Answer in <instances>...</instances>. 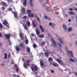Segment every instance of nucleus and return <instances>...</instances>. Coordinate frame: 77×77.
Here are the masks:
<instances>
[{"mask_svg":"<svg viewBox=\"0 0 77 77\" xmlns=\"http://www.w3.org/2000/svg\"><path fill=\"white\" fill-rule=\"evenodd\" d=\"M16 70L17 72H18L19 71V69L18 68H16Z\"/></svg>","mask_w":77,"mask_h":77,"instance_id":"44","label":"nucleus"},{"mask_svg":"<svg viewBox=\"0 0 77 77\" xmlns=\"http://www.w3.org/2000/svg\"><path fill=\"white\" fill-rule=\"evenodd\" d=\"M53 66H57V65L56 64H54V63H53Z\"/></svg>","mask_w":77,"mask_h":77,"instance_id":"50","label":"nucleus"},{"mask_svg":"<svg viewBox=\"0 0 77 77\" xmlns=\"http://www.w3.org/2000/svg\"><path fill=\"white\" fill-rule=\"evenodd\" d=\"M48 17L46 16H45V19H46V20H47V19H48Z\"/></svg>","mask_w":77,"mask_h":77,"instance_id":"45","label":"nucleus"},{"mask_svg":"<svg viewBox=\"0 0 77 77\" xmlns=\"http://www.w3.org/2000/svg\"><path fill=\"white\" fill-rule=\"evenodd\" d=\"M74 10L75 11H76V12H77V8H74Z\"/></svg>","mask_w":77,"mask_h":77,"instance_id":"56","label":"nucleus"},{"mask_svg":"<svg viewBox=\"0 0 77 77\" xmlns=\"http://www.w3.org/2000/svg\"><path fill=\"white\" fill-rule=\"evenodd\" d=\"M12 13H13V14H14V17L16 18V17H17V12H16V13H14V12H12Z\"/></svg>","mask_w":77,"mask_h":77,"instance_id":"31","label":"nucleus"},{"mask_svg":"<svg viewBox=\"0 0 77 77\" xmlns=\"http://www.w3.org/2000/svg\"><path fill=\"white\" fill-rule=\"evenodd\" d=\"M69 10H70V11H73V8H69Z\"/></svg>","mask_w":77,"mask_h":77,"instance_id":"53","label":"nucleus"},{"mask_svg":"<svg viewBox=\"0 0 77 77\" xmlns=\"http://www.w3.org/2000/svg\"><path fill=\"white\" fill-rule=\"evenodd\" d=\"M32 24L33 27H36V25L35 24V23L34 22V20H32Z\"/></svg>","mask_w":77,"mask_h":77,"instance_id":"14","label":"nucleus"},{"mask_svg":"<svg viewBox=\"0 0 77 77\" xmlns=\"http://www.w3.org/2000/svg\"><path fill=\"white\" fill-rule=\"evenodd\" d=\"M23 66L25 68H26V69H27V66L26 65V64L25 63H24L23 64Z\"/></svg>","mask_w":77,"mask_h":77,"instance_id":"30","label":"nucleus"},{"mask_svg":"<svg viewBox=\"0 0 77 77\" xmlns=\"http://www.w3.org/2000/svg\"><path fill=\"white\" fill-rule=\"evenodd\" d=\"M72 28H69L68 29V32H71L72 30Z\"/></svg>","mask_w":77,"mask_h":77,"instance_id":"37","label":"nucleus"},{"mask_svg":"<svg viewBox=\"0 0 77 77\" xmlns=\"http://www.w3.org/2000/svg\"><path fill=\"white\" fill-rule=\"evenodd\" d=\"M75 17L76 18V24H77V15H76Z\"/></svg>","mask_w":77,"mask_h":77,"instance_id":"52","label":"nucleus"},{"mask_svg":"<svg viewBox=\"0 0 77 77\" xmlns=\"http://www.w3.org/2000/svg\"><path fill=\"white\" fill-rule=\"evenodd\" d=\"M23 26L25 30H27V26H26V25H25L24 24H23Z\"/></svg>","mask_w":77,"mask_h":77,"instance_id":"20","label":"nucleus"},{"mask_svg":"<svg viewBox=\"0 0 77 77\" xmlns=\"http://www.w3.org/2000/svg\"><path fill=\"white\" fill-rule=\"evenodd\" d=\"M16 48L17 51H18L20 50V48L18 47H16Z\"/></svg>","mask_w":77,"mask_h":77,"instance_id":"38","label":"nucleus"},{"mask_svg":"<svg viewBox=\"0 0 77 77\" xmlns=\"http://www.w3.org/2000/svg\"><path fill=\"white\" fill-rule=\"evenodd\" d=\"M13 77H16V75L14 74L13 75Z\"/></svg>","mask_w":77,"mask_h":77,"instance_id":"59","label":"nucleus"},{"mask_svg":"<svg viewBox=\"0 0 77 77\" xmlns=\"http://www.w3.org/2000/svg\"><path fill=\"white\" fill-rule=\"evenodd\" d=\"M20 39H22V40H23L24 37H23V33H22V32H20Z\"/></svg>","mask_w":77,"mask_h":77,"instance_id":"7","label":"nucleus"},{"mask_svg":"<svg viewBox=\"0 0 77 77\" xmlns=\"http://www.w3.org/2000/svg\"><path fill=\"white\" fill-rule=\"evenodd\" d=\"M26 50L27 52H30V48L29 47H27L26 48Z\"/></svg>","mask_w":77,"mask_h":77,"instance_id":"28","label":"nucleus"},{"mask_svg":"<svg viewBox=\"0 0 77 77\" xmlns=\"http://www.w3.org/2000/svg\"><path fill=\"white\" fill-rule=\"evenodd\" d=\"M44 55V54H43V53H41L39 55V56L40 57H41V56H43Z\"/></svg>","mask_w":77,"mask_h":77,"instance_id":"39","label":"nucleus"},{"mask_svg":"<svg viewBox=\"0 0 77 77\" xmlns=\"http://www.w3.org/2000/svg\"><path fill=\"white\" fill-rule=\"evenodd\" d=\"M51 40L53 43V46L55 47H56V46H57V44H56V42H55V40H54V39H53V38H51Z\"/></svg>","mask_w":77,"mask_h":77,"instance_id":"4","label":"nucleus"},{"mask_svg":"<svg viewBox=\"0 0 77 77\" xmlns=\"http://www.w3.org/2000/svg\"><path fill=\"white\" fill-rule=\"evenodd\" d=\"M48 60H49V61H51V60H52V58H49Z\"/></svg>","mask_w":77,"mask_h":77,"instance_id":"43","label":"nucleus"},{"mask_svg":"<svg viewBox=\"0 0 77 77\" xmlns=\"http://www.w3.org/2000/svg\"><path fill=\"white\" fill-rule=\"evenodd\" d=\"M2 6H5V7H7V6H8V5L4 2H2Z\"/></svg>","mask_w":77,"mask_h":77,"instance_id":"21","label":"nucleus"},{"mask_svg":"<svg viewBox=\"0 0 77 77\" xmlns=\"http://www.w3.org/2000/svg\"><path fill=\"white\" fill-rule=\"evenodd\" d=\"M33 46L34 48H36V45L35 44H34L33 45Z\"/></svg>","mask_w":77,"mask_h":77,"instance_id":"41","label":"nucleus"},{"mask_svg":"<svg viewBox=\"0 0 77 77\" xmlns=\"http://www.w3.org/2000/svg\"><path fill=\"white\" fill-rule=\"evenodd\" d=\"M3 24L4 25L6 26L9 29V23H8V22L7 20H4L3 22Z\"/></svg>","mask_w":77,"mask_h":77,"instance_id":"5","label":"nucleus"},{"mask_svg":"<svg viewBox=\"0 0 77 77\" xmlns=\"http://www.w3.org/2000/svg\"><path fill=\"white\" fill-rule=\"evenodd\" d=\"M22 61H24V59L23 58H22Z\"/></svg>","mask_w":77,"mask_h":77,"instance_id":"62","label":"nucleus"},{"mask_svg":"<svg viewBox=\"0 0 77 77\" xmlns=\"http://www.w3.org/2000/svg\"><path fill=\"white\" fill-rule=\"evenodd\" d=\"M62 26L65 31L66 32L67 31L68 29H67V27H66V26H65V25L63 24L62 25Z\"/></svg>","mask_w":77,"mask_h":77,"instance_id":"12","label":"nucleus"},{"mask_svg":"<svg viewBox=\"0 0 77 77\" xmlns=\"http://www.w3.org/2000/svg\"><path fill=\"white\" fill-rule=\"evenodd\" d=\"M74 74H75V75H77V73L76 72H75L74 73Z\"/></svg>","mask_w":77,"mask_h":77,"instance_id":"60","label":"nucleus"},{"mask_svg":"<svg viewBox=\"0 0 77 77\" xmlns=\"http://www.w3.org/2000/svg\"><path fill=\"white\" fill-rule=\"evenodd\" d=\"M31 68L32 71H34V69L35 71H36V70H37L38 67L35 65L33 64L32 65V66H31Z\"/></svg>","mask_w":77,"mask_h":77,"instance_id":"2","label":"nucleus"},{"mask_svg":"<svg viewBox=\"0 0 77 77\" xmlns=\"http://www.w3.org/2000/svg\"><path fill=\"white\" fill-rule=\"evenodd\" d=\"M5 37L7 39H8L9 38V37L11 36L10 35H8L6 34H5Z\"/></svg>","mask_w":77,"mask_h":77,"instance_id":"17","label":"nucleus"},{"mask_svg":"<svg viewBox=\"0 0 77 77\" xmlns=\"http://www.w3.org/2000/svg\"><path fill=\"white\" fill-rule=\"evenodd\" d=\"M39 29H41V31H42V32H45V31H44V29L43 28H42V26L41 25L39 26Z\"/></svg>","mask_w":77,"mask_h":77,"instance_id":"13","label":"nucleus"},{"mask_svg":"<svg viewBox=\"0 0 77 77\" xmlns=\"http://www.w3.org/2000/svg\"><path fill=\"white\" fill-rule=\"evenodd\" d=\"M57 45L58 46H59V47H60V48H62V45H61V44H60L59 43H58L57 44Z\"/></svg>","mask_w":77,"mask_h":77,"instance_id":"25","label":"nucleus"},{"mask_svg":"<svg viewBox=\"0 0 77 77\" xmlns=\"http://www.w3.org/2000/svg\"><path fill=\"white\" fill-rule=\"evenodd\" d=\"M31 12V11L29 10H28L27 11V14H30Z\"/></svg>","mask_w":77,"mask_h":77,"instance_id":"32","label":"nucleus"},{"mask_svg":"<svg viewBox=\"0 0 77 77\" xmlns=\"http://www.w3.org/2000/svg\"><path fill=\"white\" fill-rule=\"evenodd\" d=\"M4 59H7V54L5 53L4 54Z\"/></svg>","mask_w":77,"mask_h":77,"instance_id":"33","label":"nucleus"},{"mask_svg":"<svg viewBox=\"0 0 77 77\" xmlns=\"http://www.w3.org/2000/svg\"><path fill=\"white\" fill-rule=\"evenodd\" d=\"M21 12L22 14H24L26 13V11H25V9L24 8H21Z\"/></svg>","mask_w":77,"mask_h":77,"instance_id":"9","label":"nucleus"},{"mask_svg":"<svg viewBox=\"0 0 77 77\" xmlns=\"http://www.w3.org/2000/svg\"><path fill=\"white\" fill-rule=\"evenodd\" d=\"M36 17L37 20L38 21V22H40V19H39V18L38 17H37L36 16H35Z\"/></svg>","mask_w":77,"mask_h":77,"instance_id":"36","label":"nucleus"},{"mask_svg":"<svg viewBox=\"0 0 77 77\" xmlns=\"http://www.w3.org/2000/svg\"><path fill=\"white\" fill-rule=\"evenodd\" d=\"M44 0H39V2L41 3H42V2H43V1H44Z\"/></svg>","mask_w":77,"mask_h":77,"instance_id":"46","label":"nucleus"},{"mask_svg":"<svg viewBox=\"0 0 77 77\" xmlns=\"http://www.w3.org/2000/svg\"><path fill=\"white\" fill-rule=\"evenodd\" d=\"M55 14H58V11H57L55 13Z\"/></svg>","mask_w":77,"mask_h":77,"instance_id":"64","label":"nucleus"},{"mask_svg":"<svg viewBox=\"0 0 77 77\" xmlns=\"http://www.w3.org/2000/svg\"><path fill=\"white\" fill-rule=\"evenodd\" d=\"M49 25L50 26H52V23H51L50 22L49 23Z\"/></svg>","mask_w":77,"mask_h":77,"instance_id":"48","label":"nucleus"},{"mask_svg":"<svg viewBox=\"0 0 77 77\" xmlns=\"http://www.w3.org/2000/svg\"><path fill=\"white\" fill-rule=\"evenodd\" d=\"M19 46L20 47H23V48H25V46H24V45L23 43H22L20 44Z\"/></svg>","mask_w":77,"mask_h":77,"instance_id":"15","label":"nucleus"},{"mask_svg":"<svg viewBox=\"0 0 77 77\" xmlns=\"http://www.w3.org/2000/svg\"><path fill=\"white\" fill-rule=\"evenodd\" d=\"M1 65L2 66H5V64L4 63H2L1 64Z\"/></svg>","mask_w":77,"mask_h":77,"instance_id":"49","label":"nucleus"},{"mask_svg":"<svg viewBox=\"0 0 77 77\" xmlns=\"http://www.w3.org/2000/svg\"><path fill=\"white\" fill-rule=\"evenodd\" d=\"M28 17H34V14H29L28 15Z\"/></svg>","mask_w":77,"mask_h":77,"instance_id":"18","label":"nucleus"},{"mask_svg":"<svg viewBox=\"0 0 77 77\" xmlns=\"http://www.w3.org/2000/svg\"><path fill=\"white\" fill-rule=\"evenodd\" d=\"M32 1H33V0H29V4L30 6H33Z\"/></svg>","mask_w":77,"mask_h":77,"instance_id":"22","label":"nucleus"},{"mask_svg":"<svg viewBox=\"0 0 77 77\" xmlns=\"http://www.w3.org/2000/svg\"><path fill=\"white\" fill-rule=\"evenodd\" d=\"M50 53V52H49V51H46L45 53V55L46 57H48V54H49Z\"/></svg>","mask_w":77,"mask_h":77,"instance_id":"10","label":"nucleus"},{"mask_svg":"<svg viewBox=\"0 0 77 77\" xmlns=\"http://www.w3.org/2000/svg\"><path fill=\"white\" fill-rule=\"evenodd\" d=\"M45 42H41V45L42 46H44L45 45Z\"/></svg>","mask_w":77,"mask_h":77,"instance_id":"24","label":"nucleus"},{"mask_svg":"<svg viewBox=\"0 0 77 77\" xmlns=\"http://www.w3.org/2000/svg\"><path fill=\"white\" fill-rule=\"evenodd\" d=\"M23 18H27V16H25L23 17Z\"/></svg>","mask_w":77,"mask_h":77,"instance_id":"54","label":"nucleus"},{"mask_svg":"<svg viewBox=\"0 0 77 77\" xmlns=\"http://www.w3.org/2000/svg\"><path fill=\"white\" fill-rule=\"evenodd\" d=\"M10 56H11V54L10 53H9L8 54V57L9 58V57H10Z\"/></svg>","mask_w":77,"mask_h":77,"instance_id":"55","label":"nucleus"},{"mask_svg":"<svg viewBox=\"0 0 77 77\" xmlns=\"http://www.w3.org/2000/svg\"><path fill=\"white\" fill-rule=\"evenodd\" d=\"M12 9L11 8H9L8 9V10L10 11H12Z\"/></svg>","mask_w":77,"mask_h":77,"instance_id":"47","label":"nucleus"},{"mask_svg":"<svg viewBox=\"0 0 77 77\" xmlns=\"http://www.w3.org/2000/svg\"><path fill=\"white\" fill-rule=\"evenodd\" d=\"M75 17V16H72L71 17V18H72V19H73Z\"/></svg>","mask_w":77,"mask_h":77,"instance_id":"58","label":"nucleus"},{"mask_svg":"<svg viewBox=\"0 0 77 77\" xmlns=\"http://www.w3.org/2000/svg\"><path fill=\"white\" fill-rule=\"evenodd\" d=\"M69 15H75V13H73V11H69Z\"/></svg>","mask_w":77,"mask_h":77,"instance_id":"26","label":"nucleus"},{"mask_svg":"<svg viewBox=\"0 0 77 77\" xmlns=\"http://www.w3.org/2000/svg\"><path fill=\"white\" fill-rule=\"evenodd\" d=\"M40 64L41 67H43L44 65V62L43 61L41 60L40 61Z\"/></svg>","mask_w":77,"mask_h":77,"instance_id":"11","label":"nucleus"},{"mask_svg":"<svg viewBox=\"0 0 77 77\" xmlns=\"http://www.w3.org/2000/svg\"><path fill=\"white\" fill-rule=\"evenodd\" d=\"M66 49L67 54H72V52L71 51L68 50V49H67V48H66Z\"/></svg>","mask_w":77,"mask_h":77,"instance_id":"8","label":"nucleus"},{"mask_svg":"<svg viewBox=\"0 0 77 77\" xmlns=\"http://www.w3.org/2000/svg\"><path fill=\"white\" fill-rule=\"evenodd\" d=\"M36 32L37 35L38 36L39 35V33H40L39 31H38V29L37 28H36Z\"/></svg>","mask_w":77,"mask_h":77,"instance_id":"16","label":"nucleus"},{"mask_svg":"<svg viewBox=\"0 0 77 77\" xmlns=\"http://www.w3.org/2000/svg\"><path fill=\"white\" fill-rule=\"evenodd\" d=\"M14 66H15V67H17V65L16 64H14Z\"/></svg>","mask_w":77,"mask_h":77,"instance_id":"63","label":"nucleus"},{"mask_svg":"<svg viewBox=\"0 0 77 77\" xmlns=\"http://www.w3.org/2000/svg\"><path fill=\"white\" fill-rule=\"evenodd\" d=\"M26 24L27 26L29 27L30 26V22L28 21L26 23Z\"/></svg>","mask_w":77,"mask_h":77,"instance_id":"23","label":"nucleus"},{"mask_svg":"<svg viewBox=\"0 0 77 77\" xmlns=\"http://www.w3.org/2000/svg\"><path fill=\"white\" fill-rule=\"evenodd\" d=\"M42 6L44 8H45L46 10H47V11H48L49 12H50V11H51V10H50V8L47 7L46 5H45V4H42Z\"/></svg>","mask_w":77,"mask_h":77,"instance_id":"3","label":"nucleus"},{"mask_svg":"<svg viewBox=\"0 0 77 77\" xmlns=\"http://www.w3.org/2000/svg\"><path fill=\"white\" fill-rule=\"evenodd\" d=\"M25 44H28V43H29V40H28L27 39H26L25 41Z\"/></svg>","mask_w":77,"mask_h":77,"instance_id":"27","label":"nucleus"},{"mask_svg":"<svg viewBox=\"0 0 77 77\" xmlns=\"http://www.w3.org/2000/svg\"><path fill=\"white\" fill-rule=\"evenodd\" d=\"M0 28H1V29L3 28V26H2V25L1 23H0Z\"/></svg>","mask_w":77,"mask_h":77,"instance_id":"42","label":"nucleus"},{"mask_svg":"<svg viewBox=\"0 0 77 77\" xmlns=\"http://www.w3.org/2000/svg\"><path fill=\"white\" fill-rule=\"evenodd\" d=\"M55 26L56 24L54 23H52V26H51V27H55Z\"/></svg>","mask_w":77,"mask_h":77,"instance_id":"34","label":"nucleus"},{"mask_svg":"<svg viewBox=\"0 0 77 77\" xmlns=\"http://www.w3.org/2000/svg\"><path fill=\"white\" fill-rule=\"evenodd\" d=\"M55 36L57 37V39H58V40L59 41V42L60 44H61L62 45H64L65 44V42H64L62 41V38H61L60 37H59L58 36H57V34H54Z\"/></svg>","mask_w":77,"mask_h":77,"instance_id":"1","label":"nucleus"},{"mask_svg":"<svg viewBox=\"0 0 77 77\" xmlns=\"http://www.w3.org/2000/svg\"><path fill=\"white\" fill-rule=\"evenodd\" d=\"M26 65L27 66H29V65H30L28 63L26 64Z\"/></svg>","mask_w":77,"mask_h":77,"instance_id":"61","label":"nucleus"},{"mask_svg":"<svg viewBox=\"0 0 77 77\" xmlns=\"http://www.w3.org/2000/svg\"><path fill=\"white\" fill-rule=\"evenodd\" d=\"M27 3V0H24L23 3V5L24 6H26V4Z\"/></svg>","mask_w":77,"mask_h":77,"instance_id":"19","label":"nucleus"},{"mask_svg":"<svg viewBox=\"0 0 77 77\" xmlns=\"http://www.w3.org/2000/svg\"><path fill=\"white\" fill-rule=\"evenodd\" d=\"M69 60H70V61H71V62H74V60H73V59H70Z\"/></svg>","mask_w":77,"mask_h":77,"instance_id":"40","label":"nucleus"},{"mask_svg":"<svg viewBox=\"0 0 77 77\" xmlns=\"http://www.w3.org/2000/svg\"><path fill=\"white\" fill-rule=\"evenodd\" d=\"M71 54V55L69 57L70 58H72V57H74V55H73V54L72 53V54Z\"/></svg>","mask_w":77,"mask_h":77,"instance_id":"35","label":"nucleus"},{"mask_svg":"<svg viewBox=\"0 0 77 77\" xmlns=\"http://www.w3.org/2000/svg\"><path fill=\"white\" fill-rule=\"evenodd\" d=\"M57 60L58 63H59L60 64H61V65H65V64L63 63V62H62V61H61V60H60L59 59H57Z\"/></svg>","mask_w":77,"mask_h":77,"instance_id":"6","label":"nucleus"},{"mask_svg":"<svg viewBox=\"0 0 77 77\" xmlns=\"http://www.w3.org/2000/svg\"><path fill=\"white\" fill-rule=\"evenodd\" d=\"M5 9V8L4 7H2V10H4V9Z\"/></svg>","mask_w":77,"mask_h":77,"instance_id":"57","label":"nucleus"},{"mask_svg":"<svg viewBox=\"0 0 77 77\" xmlns=\"http://www.w3.org/2000/svg\"><path fill=\"white\" fill-rule=\"evenodd\" d=\"M47 20H48L49 21H51V19H50V18L48 17V18Z\"/></svg>","mask_w":77,"mask_h":77,"instance_id":"51","label":"nucleus"},{"mask_svg":"<svg viewBox=\"0 0 77 77\" xmlns=\"http://www.w3.org/2000/svg\"><path fill=\"white\" fill-rule=\"evenodd\" d=\"M38 37L39 38H44V35H38Z\"/></svg>","mask_w":77,"mask_h":77,"instance_id":"29","label":"nucleus"}]
</instances>
